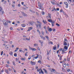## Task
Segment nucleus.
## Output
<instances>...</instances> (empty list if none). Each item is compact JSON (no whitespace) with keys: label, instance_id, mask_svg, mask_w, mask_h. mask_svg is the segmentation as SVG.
<instances>
[{"label":"nucleus","instance_id":"1","mask_svg":"<svg viewBox=\"0 0 74 74\" xmlns=\"http://www.w3.org/2000/svg\"><path fill=\"white\" fill-rule=\"evenodd\" d=\"M3 22L4 25H5V26L8 25V23H7V21L5 20H3Z\"/></svg>","mask_w":74,"mask_h":74},{"label":"nucleus","instance_id":"2","mask_svg":"<svg viewBox=\"0 0 74 74\" xmlns=\"http://www.w3.org/2000/svg\"><path fill=\"white\" fill-rule=\"evenodd\" d=\"M0 13L1 15L4 14V11L2 10V8L1 7H0Z\"/></svg>","mask_w":74,"mask_h":74},{"label":"nucleus","instance_id":"3","mask_svg":"<svg viewBox=\"0 0 74 74\" xmlns=\"http://www.w3.org/2000/svg\"><path fill=\"white\" fill-rule=\"evenodd\" d=\"M30 64L33 66H34L36 65V63L35 62H32V61H30Z\"/></svg>","mask_w":74,"mask_h":74},{"label":"nucleus","instance_id":"4","mask_svg":"<svg viewBox=\"0 0 74 74\" xmlns=\"http://www.w3.org/2000/svg\"><path fill=\"white\" fill-rule=\"evenodd\" d=\"M29 49L32 51H36V49L34 48H32L30 47H29Z\"/></svg>","mask_w":74,"mask_h":74},{"label":"nucleus","instance_id":"5","mask_svg":"<svg viewBox=\"0 0 74 74\" xmlns=\"http://www.w3.org/2000/svg\"><path fill=\"white\" fill-rule=\"evenodd\" d=\"M38 6L40 8H42V4L40 2L38 3Z\"/></svg>","mask_w":74,"mask_h":74},{"label":"nucleus","instance_id":"6","mask_svg":"<svg viewBox=\"0 0 74 74\" xmlns=\"http://www.w3.org/2000/svg\"><path fill=\"white\" fill-rule=\"evenodd\" d=\"M33 29V27H30L28 28V29L27 30V32H29V31H30L31 30H32Z\"/></svg>","mask_w":74,"mask_h":74},{"label":"nucleus","instance_id":"7","mask_svg":"<svg viewBox=\"0 0 74 74\" xmlns=\"http://www.w3.org/2000/svg\"><path fill=\"white\" fill-rule=\"evenodd\" d=\"M21 13L23 14V15L24 16H27V15L25 13H24V12H21Z\"/></svg>","mask_w":74,"mask_h":74},{"label":"nucleus","instance_id":"8","mask_svg":"<svg viewBox=\"0 0 74 74\" xmlns=\"http://www.w3.org/2000/svg\"><path fill=\"white\" fill-rule=\"evenodd\" d=\"M64 4H65V5H66V8H68V3H67V2H64Z\"/></svg>","mask_w":74,"mask_h":74},{"label":"nucleus","instance_id":"9","mask_svg":"<svg viewBox=\"0 0 74 74\" xmlns=\"http://www.w3.org/2000/svg\"><path fill=\"white\" fill-rule=\"evenodd\" d=\"M67 44L66 42H65V41H64V43H63V45H64L65 46H66L67 45Z\"/></svg>","mask_w":74,"mask_h":74},{"label":"nucleus","instance_id":"10","mask_svg":"<svg viewBox=\"0 0 74 74\" xmlns=\"http://www.w3.org/2000/svg\"><path fill=\"white\" fill-rule=\"evenodd\" d=\"M64 49H66V51H67V49H68V47H67L66 46H65L64 47Z\"/></svg>","mask_w":74,"mask_h":74},{"label":"nucleus","instance_id":"11","mask_svg":"<svg viewBox=\"0 0 74 74\" xmlns=\"http://www.w3.org/2000/svg\"><path fill=\"white\" fill-rule=\"evenodd\" d=\"M21 26L23 27H25L26 26V24H21Z\"/></svg>","mask_w":74,"mask_h":74},{"label":"nucleus","instance_id":"12","mask_svg":"<svg viewBox=\"0 0 74 74\" xmlns=\"http://www.w3.org/2000/svg\"><path fill=\"white\" fill-rule=\"evenodd\" d=\"M29 11H30V12H32V13H35V12H34V11H33L31 9L29 10Z\"/></svg>","mask_w":74,"mask_h":74},{"label":"nucleus","instance_id":"13","mask_svg":"<svg viewBox=\"0 0 74 74\" xmlns=\"http://www.w3.org/2000/svg\"><path fill=\"white\" fill-rule=\"evenodd\" d=\"M43 70L45 71V73H47V71L45 69H43Z\"/></svg>","mask_w":74,"mask_h":74},{"label":"nucleus","instance_id":"14","mask_svg":"<svg viewBox=\"0 0 74 74\" xmlns=\"http://www.w3.org/2000/svg\"><path fill=\"white\" fill-rule=\"evenodd\" d=\"M62 13L63 15H65V16H68L67 15V14H66V13H65V12H64V11Z\"/></svg>","mask_w":74,"mask_h":74},{"label":"nucleus","instance_id":"15","mask_svg":"<svg viewBox=\"0 0 74 74\" xmlns=\"http://www.w3.org/2000/svg\"><path fill=\"white\" fill-rule=\"evenodd\" d=\"M45 38H46L48 40H49V37L48 36H45Z\"/></svg>","mask_w":74,"mask_h":74},{"label":"nucleus","instance_id":"16","mask_svg":"<svg viewBox=\"0 0 74 74\" xmlns=\"http://www.w3.org/2000/svg\"><path fill=\"white\" fill-rule=\"evenodd\" d=\"M5 49H8V48H9V47H8V45H6L5 46Z\"/></svg>","mask_w":74,"mask_h":74},{"label":"nucleus","instance_id":"17","mask_svg":"<svg viewBox=\"0 0 74 74\" xmlns=\"http://www.w3.org/2000/svg\"><path fill=\"white\" fill-rule=\"evenodd\" d=\"M48 22H51V23H52V20L50 19H48Z\"/></svg>","mask_w":74,"mask_h":74},{"label":"nucleus","instance_id":"18","mask_svg":"<svg viewBox=\"0 0 74 74\" xmlns=\"http://www.w3.org/2000/svg\"><path fill=\"white\" fill-rule=\"evenodd\" d=\"M39 42H40L41 44H43V41L42 40H39Z\"/></svg>","mask_w":74,"mask_h":74},{"label":"nucleus","instance_id":"19","mask_svg":"<svg viewBox=\"0 0 74 74\" xmlns=\"http://www.w3.org/2000/svg\"><path fill=\"white\" fill-rule=\"evenodd\" d=\"M66 69L67 70V71H68V72H69L70 71V70L69 69L66 68Z\"/></svg>","mask_w":74,"mask_h":74},{"label":"nucleus","instance_id":"20","mask_svg":"<svg viewBox=\"0 0 74 74\" xmlns=\"http://www.w3.org/2000/svg\"><path fill=\"white\" fill-rule=\"evenodd\" d=\"M64 12V11H63V10L62 9H60V12H62V13H63Z\"/></svg>","mask_w":74,"mask_h":74},{"label":"nucleus","instance_id":"21","mask_svg":"<svg viewBox=\"0 0 74 74\" xmlns=\"http://www.w3.org/2000/svg\"><path fill=\"white\" fill-rule=\"evenodd\" d=\"M62 71L64 72H66V71L65 70V69H64V68H62Z\"/></svg>","mask_w":74,"mask_h":74},{"label":"nucleus","instance_id":"22","mask_svg":"<svg viewBox=\"0 0 74 74\" xmlns=\"http://www.w3.org/2000/svg\"><path fill=\"white\" fill-rule=\"evenodd\" d=\"M51 3L53 5H55V3L54 2H53V1H51Z\"/></svg>","mask_w":74,"mask_h":74},{"label":"nucleus","instance_id":"23","mask_svg":"<svg viewBox=\"0 0 74 74\" xmlns=\"http://www.w3.org/2000/svg\"><path fill=\"white\" fill-rule=\"evenodd\" d=\"M39 10H42V11H43V10H44V8L42 7V8H39Z\"/></svg>","mask_w":74,"mask_h":74},{"label":"nucleus","instance_id":"24","mask_svg":"<svg viewBox=\"0 0 74 74\" xmlns=\"http://www.w3.org/2000/svg\"><path fill=\"white\" fill-rule=\"evenodd\" d=\"M12 63L13 65L14 66H15V62L14 61H13L12 62Z\"/></svg>","mask_w":74,"mask_h":74},{"label":"nucleus","instance_id":"25","mask_svg":"<svg viewBox=\"0 0 74 74\" xmlns=\"http://www.w3.org/2000/svg\"><path fill=\"white\" fill-rule=\"evenodd\" d=\"M67 51V50H66L65 49H64L62 50V52H65V51Z\"/></svg>","mask_w":74,"mask_h":74},{"label":"nucleus","instance_id":"26","mask_svg":"<svg viewBox=\"0 0 74 74\" xmlns=\"http://www.w3.org/2000/svg\"><path fill=\"white\" fill-rule=\"evenodd\" d=\"M34 45V47H37V46H38V44H35Z\"/></svg>","mask_w":74,"mask_h":74},{"label":"nucleus","instance_id":"27","mask_svg":"<svg viewBox=\"0 0 74 74\" xmlns=\"http://www.w3.org/2000/svg\"><path fill=\"white\" fill-rule=\"evenodd\" d=\"M29 25H32L33 24V23L32 22H29Z\"/></svg>","mask_w":74,"mask_h":74},{"label":"nucleus","instance_id":"28","mask_svg":"<svg viewBox=\"0 0 74 74\" xmlns=\"http://www.w3.org/2000/svg\"><path fill=\"white\" fill-rule=\"evenodd\" d=\"M43 22L44 23H45V24H46L47 23V21L45 20H43Z\"/></svg>","mask_w":74,"mask_h":74},{"label":"nucleus","instance_id":"29","mask_svg":"<svg viewBox=\"0 0 74 74\" xmlns=\"http://www.w3.org/2000/svg\"><path fill=\"white\" fill-rule=\"evenodd\" d=\"M30 37H29V39H28V38H26V40H27L28 41H29V40H30Z\"/></svg>","mask_w":74,"mask_h":74},{"label":"nucleus","instance_id":"30","mask_svg":"<svg viewBox=\"0 0 74 74\" xmlns=\"http://www.w3.org/2000/svg\"><path fill=\"white\" fill-rule=\"evenodd\" d=\"M14 56L15 57H16L17 56V54L16 53H15L14 54Z\"/></svg>","mask_w":74,"mask_h":74},{"label":"nucleus","instance_id":"31","mask_svg":"<svg viewBox=\"0 0 74 74\" xmlns=\"http://www.w3.org/2000/svg\"><path fill=\"white\" fill-rule=\"evenodd\" d=\"M5 71L6 73H7V74H8V70H5Z\"/></svg>","mask_w":74,"mask_h":74},{"label":"nucleus","instance_id":"32","mask_svg":"<svg viewBox=\"0 0 74 74\" xmlns=\"http://www.w3.org/2000/svg\"><path fill=\"white\" fill-rule=\"evenodd\" d=\"M21 59L22 60H25V58H21Z\"/></svg>","mask_w":74,"mask_h":74},{"label":"nucleus","instance_id":"33","mask_svg":"<svg viewBox=\"0 0 74 74\" xmlns=\"http://www.w3.org/2000/svg\"><path fill=\"white\" fill-rule=\"evenodd\" d=\"M63 66L64 68H66V64H64L63 65Z\"/></svg>","mask_w":74,"mask_h":74},{"label":"nucleus","instance_id":"34","mask_svg":"<svg viewBox=\"0 0 74 74\" xmlns=\"http://www.w3.org/2000/svg\"><path fill=\"white\" fill-rule=\"evenodd\" d=\"M60 58L59 59V60H62V56H60L59 57Z\"/></svg>","mask_w":74,"mask_h":74},{"label":"nucleus","instance_id":"35","mask_svg":"<svg viewBox=\"0 0 74 74\" xmlns=\"http://www.w3.org/2000/svg\"><path fill=\"white\" fill-rule=\"evenodd\" d=\"M49 30V31H50V32H51L52 30V28H49V30Z\"/></svg>","mask_w":74,"mask_h":74},{"label":"nucleus","instance_id":"36","mask_svg":"<svg viewBox=\"0 0 74 74\" xmlns=\"http://www.w3.org/2000/svg\"><path fill=\"white\" fill-rule=\"evenodd\" d=\"M53 49L54 50H56V47H53Z\"/></svg>","mask_w":74,"mask_h":74},{"label":"nucleus","instance_id":"37","mask_svg":"<svg viewBox=\"0 0 74 74\" xmlns=\"http://www.w3.org/2000/svg\"><path fill=\"white\" fill-rule=\"evenodd\" d=\"M52 71H53V73H55L56 72V71L55 69H52Z\"/></svg>","mask_w":74,"mask_h":74},{"label":"nucleus","instance_id":"38","mask_svg":"<svg viewBox=\"0 0 74 74\" xmlns=\"http://www.w3.org/2000/svg\"><path fill=\"white\" fill-rule=\"evenodd\" d=\"M37 58H38V56H37L36 57H34V59H37Z\"/></svg>","mask_w":74,"mask_h":74},{"label":"nucleus","instance_id":"39","mask_svg":"<svg viewBox=\"0 0 74 74\" xmlns=\"http://www.w3.org/2000/svg\"><path fill=\"white\" fill-rule=\"evenodd\" d=\"M56 25L57 26H60V25H59V24L58 23H56Z\"/></svg>","mask_w":74,"mask_h":74},{"label":"nucleus","instance_id":"40","mask_svg":"<svg viewBox=\"0 0 74 74\" xmlns=\"http://www.w3.org/2000/svg\"><path fill=\"white\" fill-rule=\"evenodd\" d=\"M51 24L52 25V26H54V25H55L54 23H51Z\"/></svg>","mask_w":74,"mask_h":74},{"label":"nucleus","instance_id":"41","mask_svg":"<svg viewBox=\"0 0 74 74\" xmlns=\"http://www.w3.org/2000/svg\"><path fill=\"white\" fill-rule=\"evenodd\" d=\"M40 71H41V73H42V74H44V72H43V71H42V70L41 69Z\"/></svg>","mask_w":74,"mask_h":74},{"label":"nucleus","instance_id":"42","mask_svg":"<svg viewBox=\"0 0 74 74\" xmlns=\"http://www.w3.org/2000/svg\"><path fill=\"white\" fill-rule=\"evenodd\" d=\"M49 44H51V45L53 44V43L52 42H49Z\"/></svg>","mask_w":74,"mask_h":74},{"label":"nucleus","instance_id":"43","mask_svg":"<svg viewBox=\"0 0 74 74\" xmlns=\"http://www.w3.org/2000/svg\"><path fill=\"white\" fill-rule=\"evenodd\" d=\"M40 71V69H38L37 70V72H39Z\"/></svg>","mask_w":74,"mask_h":74},{"label":"nucleus","instance_id":"44","mask_svg":"<svg viewBox=\"0 0 74 74\" xmlns=\"http://www.w3.org/2000/svg\"><path fill=\"white\" fill-rule=\"evenodd\" d=\"M67 52H62V54H64V53H67Z\"/></svg>","mask_w":74,"mask_h":74},{"label":"nucleus","instance_id":"45","mask_svg":"<svg viewBox=\"0 0 74 74\" xmlns=\"http://www.w3.org/2000/svg\"><path fill=\"white\" fill-rule=\"evenodd\" d=\"M3 51H2L1 52V56H2V55H3Z\"/></svg>","mask_w":74,"mask_h":74},{"label":"nucleus","instance_id":"46","mask_svg":"<svg viewBox=\"0 0 74 74\" xmlns=\"http://www.w3.org/2000/svg\"><path fill=\"white\" fill-rule=\"evenodd\" d=\"M9 54L10 55H12V52H10L9 53Z\"/></svg>","mask_w":74,"mask_h":74},{"label":"nucleus","instance_id":"47","mask_svg":"<svg viewBox=\"0 0 74 74\" xmlns=\"http://www.w3.org/2000/svg\"><path fill=\"white\" fill-rule=\"evenodd\" d=\"M37 23H40V24H41V23H40V22L38 21H37Z\"/></svg>","mask_w":74,"mask_h":74},{"label":"nucleus","instance_id":"48","mask_svg":"<svg viewBox=\"0 0 74 74\" xmlns=\"http://www.w3.org/2000/svg\"><path fill=\"white\" fill-rule=\"evenodd\" d=\"M16 62H18L19 61V59H18L17 58H16Z\"/></svg>","mask_w":74,"mask_h":74},{"label":"nucleus","instance_id":"49","mask_svg":"<svg viewBox=\"0 0 74 74\" xmlns=\"http://www.w3.org/2000/svg\"><path fill=\"white\" fill-rule=\"evenodd\" d=\"M42 15H44V14H45L44 12L43 11H42Z\"/></svg>","mask_w":74,"mask_h":74},{"label":"nucleus","instance_id":"50","mask_svg":"<svg viewBox=\"0 0 74 74\" xmlns=\"http://www.w3.org/2000/svg\"><path fill=\"white\" fill-rule=\"evenodd\" d=\"M37 32H38V33H39V34H40V32L39 30H38V29H37Z\"/></svg>","mask_w":74,"mask_h":74},{"label":"nucleus","instance_id":"51","mask_svg":"<svg viewBox=\"0 0 74 74\" xmlns=\"http://www.w3.org/2000/svg\"><path fill=\"white\" fill-rule=\"evenodd\" d=\"M38 63H41V60H39L38 61Z\"/></svg>","mask_w":74,"mask_h":74},{"label":"nucleus","instance_id":"52","mask_svg":"<svg viewBox=\"0 0 74 74\" xmlns=\"http://www.w3.org/2000/svg\"><path fill=\"white\" fill-rule=\"evenodd\" d=\"M41 33L42 34V35H44V32L43 31H42Z\"/></svg>","mask_w":74,"mask_h":74},{"label":"nucleus","instance_id":"53","mask_svg":"<svg viewBox=\"0 0 74 74\" xmlns=\"http://www.w3.org/2000/svg\"><path fill=\"white\" fill-rule=\"evenodd\" d=\"M39 25H40V24H38L37 25H36V26L37 27H38V26H39Z\"/></svg>","mask_w":74,"mask_h":74},{"label":"nucleus","instance_id":"54","mask_svg":"<svg viewBox=\"0 0 74 74\" xmlns=\"http://www.w3.org/2000/svg\"><path fill=\"white\" fill-rule=\"evenodd\" d=\"M62 49H63L62 48H60V49L59 51H62V50H63Z\"/></svg>","mask_w":74,"mask_h":74},{"label":"nucleus","instance_id":"55","mask_svg":"<svg viewBox=\"0 0 74 74\" xmlns=\"http://www.w3.org/2000/svg\"><path fill=\"white\" fill-rule=\"evenodd\" d=\"M64 41H67V39H66V38H65L64 39Z\"/></svg>","mask_w":74,"mask_h":74},{"label":"nucleus","instance_id":"56","mask_svg":"<svg viewBox=\"0 0 74 74\" xmlns=\"http://www.w3.org/2000/svg\"><path fill=\"white\" fill-rule=\"evenodd\" d=\"M13 71H14V73H16V71H15V69H14L13 68Z\"/></svg>","mask_w":74,"mask_h":74},{"label":"nucleus","instance_id":"57","mask_svg":"<svg viewBox=\"0 0 74 74\" xmlns=\"http://www.w3.org/2000/svg\"><path fill=\"white\" fill-rule=\"evenodd\" d=\"M46 66H47V67H50V66L49 65L47 64L46 65Z\"/></svg>","mask_w":74,"mask_h":74},{"label":"nucleus","instance_id":"58","mask_svg":"<svg viewBox=\"0 0 74 74\" xmlns=\"http://www.w3.org/2000/svg\"><path fill=\"white\" fill-rule=\"evenodd\" d=\"M67 60H68V61H69V60H70V58H67Z\"/></svg>","mask_w":74,"mask_h":74},{"label":"nucleus","instance_id":"59","mask_svg":"<svg viewBox=\"0 0 74 74\" xmlns=\"http://www.w3.org/2000/svg\"><path fill=\"white\" fill-rule=\"evenodd\" d=\"M7 63L8 64H10V62H9V60L7 61Z\"/></svg>","mask_w":74,"mask_h":74},{"label":"nucleus","instance_id":"60","mask_svg":"<svg viewBox=\"0 0 74 74\" xmlns=\"http://www.w3.org/2000/svg\"><path fill=\"white\" fill-rule=\"evenodd\" d=\"M44 28L45 29H47V27H46V26H44Z\"/></svg>","mask_w":74,"mask_h":74},{"label":"nucleus","instance_id":"61","mask_svg":"<svg viewBox=\"0 0 74 74\" xmlns=\"http://www.w3.org/2000/svg\"><path fill=\"white\" fill-rule=\"evenodd\" d=\"M8 23H11V22L10 21H8Z\"/></svg>","mask_w":74,"mask_h":74},{"label":"nucleus","instance_id":"62","mask_svg":"<svg viewBox=\"0 0 74 74\" xmlns=\"http://www.w3.org/2000/svg\"><path fill=\"white\" fill-rule=\"evenodd\" d=\"M7 1H5L4 2V4H6Z\"/></svg>","mask_w":74,"mask_h":74},{"label":"nucleus","instance_id":"63","mask_svg":"<svg viewBox=\"0 0 74 74\" xmlns=\"http://www.w3.org/2000/svg\"><path fill=\"white\" fill-rule=\"evenodd\" d=\"M18 7H21V4H18Z\"/></svg>","mask_w":74,"mask_h":74},{"label":"nucleus","instance_id":"64","mask_svg":"<svg viewBox=\"0 0 74 74\" xmlns=\"http://www.w3.org/2000/svg\"><path fill=\"white\" fill-rule=\"evenodd\" d=\"M56 10H57V11H59V8H57Z\"/></svg>","mask_w":74,"mask_h":74}]
</instances>
